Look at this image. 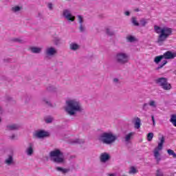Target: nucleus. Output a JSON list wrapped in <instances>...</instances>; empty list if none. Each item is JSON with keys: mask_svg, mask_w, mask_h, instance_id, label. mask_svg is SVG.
<instances>
[{"mask_svg": "<svg viewBox=\"0 0 176 176\" xmlns=\"http://www.w3.org/2000/svg\"><path fill=\"white\" fill-rule=\"evenodd\" d=\"M74 144H85V140H80V139H76V140L74 142Z\"/></svg>", "mask_w": 176, "mask_h": 176, "instance_id": "38", "label": "nucleus"}, {"mask_svg": "<svg viewBox=\"0 0 176 176\" xmlns=\"http://www.w3.org/2000/svg\"><path fill=\"white\" fill-rule=\"evenodd\" d=\"M135 12H140V9L139 8L135 9Z\"/></svg>", "mask_w": 176, "mask_h": 176, "instance_id": "49", "label": "nucleus"}, {"mask_svg": "<svg viewBox=\"0 0 176 176\" xmlns=\"http://www.w3.org/2000/svg\"><path fill=\"white\" fill-rule=\"evenodd\" d=\"M134 134H135V132H131V133H128L125 136V142H129V141H130V140H131L133 138V136L134 135Z\"/></svg>", "mask_w": 176, "mask_h": 176, "instance_id": "19", "label": "nucleus"}, {"mask_svg": "<svg viewBox=\"0 0 176 176\" xmlns=\"http://www.w3.org/2000/svg\"><path fill=\"white\" fill-rule=\"evenodd\" d=\"M116 140H118V136L112 133V132H104L98 137V141L106 145L115 144Z\"/></svg>", "mask_w": 176, "mask_h": 176, "instance_id": "3", "label": "nucleus"}, {"mask_svg": "<svg viewBox=\"0 0 176 176\" xmlns=\"http://www.w3.org/2000/svg\"><path fill=\"white\" fill-rule=\"evenodd\" d=\"M34 136L36 137L37 138H46L47 137H50V133H49L48 131H46L45 130H40V131H37L35 134Z\"/></svg>", "mask_w": 176, "mask_h": 176, "instance_id": "9", "label": "nucleus"}, {"mask_svg": "<svg viewBox=\"0 0 176 176\" xmlns=\"http://www.w3.org/2000/svg\"><path fill=\"white\" fill-rule=\"evenodd\" d=\"M77 17L78 19L80 25H83V16H82V15H77Z\"/></svg>", "mask_w": 176, "mask_h": 176, "instance_id": "36", "label": "nucleus"}, {"mask_svg": "<svg viewBox=\"0 0 176 176\" xmlns=\"http://www.w3.org/2000/svg\"><path fill=\"white\" fill-rule=\"evenodd\" d=\"M140 25L142 27H145V25H146V24H148V22L146 21V19H142L140 21Z\"/></svg>", "mask_w": 176, "mask_h": 176, "instance_id": "33", "label": "nucleus"}, {"mask_svg": "<svg viewBox=\"0 0 176 176\" xmlns=\"http://www.w3.org/2000/svg\"><path fill=\"white\" fill-rule=\"evenodd\" d=\"M65 111L69 116H76L77 112H83L84 109L80 102L76 99H72L66 101Z\"/></svg>", "mask_w": 176, "mask_h": 176, "instance_id": "2", "label": "nucleus"}, {"mask_svg": "<svg viewBox=\"0 0 176 176\" xmlns=\"http://www.w3.org/2000/svg\"><path fill=\"white\" fill-rule=\"evenodd\" d=\"M152 140H153V133L150 132L147 134V141L151 142V141H152Z\"/></svg>", "mask_w": 176, "mask_h": 176, "instance_id": "32", "label": "nucleus"}, {"mask_svg": "<svg viewBox=\"0 0 176 176\" xmlns=\"http://www.w3.org/2000/svg\"><path fill=\"white\" fill-rule=\"evenodd\" d=\"M12 12L15 13V14H19L21 12V7L15 6L11 8Z\"/></svg>", "mask_w": 176, "mask_h": 176, "instance_id": "17", "label": "nucleus"}, {"mask_svg": "<svg viewBox=\"0 0 176 176\" xmlns=\"http://www.w3.org/2000/svg\"><path fill=\"white\" fill-rule=\"evenodd\" d=\"M1 121H2V120L0 118V123H1Z\"/></svg>", "mask_w": 176, "mask_h": 176, "instance_id": "50", "label": "nucleus"}, {"mask_svg": "<svg viewBox=\"0 0 176 176\" xmlns=\"http://www.w3.org/2000/svg\"><path fill=\"white\" fill-rule=\"evenodd\" d=\"M56 171H59L60 173H63V174H67V173H69L70 169L64 168L60 166L56 167Z\"/></svg>", "mask_w": 176, "mask_h": 176, "instance_id": "18", "label": "nucleus"}, {"mask_svg": "<svg viewBox=\"0 0 176 176\" xmlns=\"http://www.w3.org/2000/svg\"><path fill=\"white\" fill-rule=\"evenodd\" d=\"M5 163L7 166H12L14 164V160H13L12 155H8V157L5 160Z\"/></svg>", "mask_w": 176, "mask_h": 176, "instance_id": "12", "label": "nucleus"}, {"mask_svg": "<svg viewBox=\"0 0 176 176\" xmlns=\"http://www.w3.org/2000/svg\"><path fill=\"white\" fill-rule=\"evenodd\" d=\"M155 83L164 90H171V84L168 83V79L164 77L159 78L155 80Z\"/></svg>", "mask_w": 176, "mask_h": 176, "instance_id": "7", "label": "nucleus"}, {"mask_svg": "<svg viewBox=\"0 0 176 176\" xmlns=\"http://www.w3.org/2000/svg\"><path fill=\"white\" fill-rule=\"evenodd\" d=\"M37 17H39V19H42L43 16L42 15V13L38 12Z\"/></svg>", "mask_w": 176, "mask_h": 176, "instance_id": "45", "label": "nucleus"}, {"mask_svg": "<svg viewBox=\"0 0 176 176\" xmlns=\"http://www.w3.org/2000/svg\"><path fill=\"white\" fill-rule=\"evenodd\" d=\"M107 176H115L113 173H107Z\"/></svg>", "mask_w": 176, "mask_h": 176, "instance_id": "48", "label": "nucleus"}, {"mask_svg": "<svg viewBox=\"0 0 176 176\" xmlns=\"http://www.w3.org/2000/svg\"><path fill=\"white\" fill-rule=\"evenodd\" d=\"M113 82H114V83H118V82H119V79L118 78H113Z\"/></svg>", "mask_w": 176, "mask_h": 176, "instance_id": "46", "label": "nucleus"}, {"mask_svg": "<svg viewBox=\"0 0 176 176\" xmlns=\"http://www.w3.org/2000/svg\"><path fill=\"white\" fill-rule=\"evenodd\" d=\"M63 16L69 22L75 21V16L71 13V10L65 9L63 12Z\"/></svg>", "mask_w": 176, "mask_h": 176, "instance_id": "8", "label": "nucleus"}, {"mask_svg": "<svg viewBox=\"0 0 176 176\" xmlns=\"http://www.w3.org/2000/svg\"><path fill=\"white\" fill-rule=\"evenodd\" d=\"M25 153L28 156H32L34 154V148H32V144L30 143L28 148L26 149Z\"/></svg>", "mask_w": 176, "mask_h": 176, "instance_id": "16", "label": "nucleus"}, {"mask_svg": "<svg viewBox=\"0 0 176 176\" xmlns=\"http://www.w3.org/2000/svg\"><path fill=\"white\" fill-rule=\"evenodd\" d=\"M53 42L56 46H58V45L61 44V38H60L58 37H54Z\"/></svg>", "mask_w": 176, "mask_h": 176, "instance_id": "24", "label": "nucleus"}, {"mask_svg": "<svg viewBox=\"0 0 176 176\" xmlns=\"http://www.w3.org/2000/svg\"><path fill=\"white\" fill-rule=\"evenodd\" d=\"M162 56L165 60H174V58L176 57V51L175 52L167 51L166 52L164 53Z\"/></svg>", "mask_w": 176, "mask_h": 176, "instance_id": "10", "label": "nucleus"}, {"mask_svg": "<svg viewBox=\"0 0 176 176\" xmlns=\"http://www.w3.org/2000/svg\"><path fill=\"white\" fill-rule=\"evenodd\" d=\"M31 96L26 95L25 96V104H28L31 101Z\"/></svg>", "mask_w": 176, "mask_h": 176, "instance_id": "37", "label": "nucleus"}, {"mask_svg": "<svg viewBox=\"0 0 176 176\" xmlns=\"http://www.w3.org/2000/svg\"><path fill=\"white\" fill-rule=\"evenodd\" d=\"M167 153L168 155H169V156H173L174 159H176V153L172 149H168Z\"/></svg>", "mask_w": 176, "mask_h": 176, "instance_id": "29", "label": "nucleus"}, {"mask_svg": "<svg viewBox=\"0 0 176 176\" xmlns=\"http://www.w3.org/2000/svg\"><path fill=\"white\" fill-rule=\"evenodd\" d=\"M50 157L54 163H57L58 164L64 163V153L58 149L51 151L50 153Z\"/></svg>", "mask_w": 176, "mask_h": 176, "instance_id": "4", "label": "nucleus"}, {"mask_svg": "<svg viewBox=\"0 0 176 176\" xmlns=\"http://www.w3.org/2000/svg\"><path fill=\"white\" fill-rule=\"evenodd\" d=\"M111 159V155L108 154V153H103L100 156V160L101 163H107L108 160Z\"/></svg>", "mask_w": 176, "mask_h": 176, "instance_id": "11", "label": "nucleus"}, {"mask_svg": "<svg viewBox=\"0 0 176 176\" xmlns=\"http://www.w3.org/2000/svg\"><path fill=\"white\" fill-rule=\"evenodd\" d=\"M15 42H21V38H14Z\"/></svg>", "mask_w": 176, "mask_h": 176, "instance_id": "44", "label": "nucleus"}, {"mask_svg": "<svg viewBox=\"0 0 176 176\" xmlns=\"http://www.w3.org/2000/svg\"><path fill=\"white\" fill-rule=\"evenodd\" d=\"M135 41H137V38L133 36H129L126 37V41L130 43H133V42H135Z\"/></svg>", "mask_w": 176, "mask_h": 176, "instance_id": "27", "label": "nucleus"}, {"mask_svg": "<svg viewBox=\"0 0 176 176\" xmlns=\"http://www.w3.org/2000/svg\"><path fill=\"white\" fill-rule=\"evenodd\" d=\"M163 58H164L163 55L155 56L154 58V63H155V64H159V63H160V61H162Z\"/></svg>", "mask_w": 176, "mask_h": 176, "instance_id": "21", "label": "nucleus"}, {"mask_svg": "<svg viewBox=\"0 0 176 176\" xmlns=\"http://www.w3.org/2000/svg\"><path fill=\"white\" fill-rule=\"evenodd\" d=\"M141 119L138 117L135 118L134 129H136L137 130L141 129Z\"/></svg>", "mask_w": 176, "mask_h": 176, "instance_id": "13", "label": "nucleus"}, {"mask_svg": "<svg viewBox=\"0 0 176 176\" xmlns=\"http://www.w3.org/2000/svg\"><path fill=\"white\" fill-rule=\"evenodd\" d=\"M30 50L32 53H34V54H39V53L42 52V48L38 47H31L30 48Z\"/></svg>", "mask_w": 176, "mask_h": 176, "instance_id": "15", "label": "nucleus"}, {"mask_svg": "<svg viewBox=\"0 0 176 176\" xmlns=\"http://www.w3.org/2000/svg\"><path fill=\"white\" fill-rule=\"evenodd\" d=\"M156 176H163V172L160 171V169H158L156 173Z\"/></svg>", "mask_w": 176, "mask_h": 176, "instance_id": "41", "label": "nucleus"}, {"mask_svg": "<svg viewBox=\"0 0 176 176\" xmlns=\"http://www.w3.org/2000/svg\"><path fill=\"white\" fill-rule=\"evenodd\" d=\"M148 104L150 107H152L153 108H156V101L151 100L149 101Z\"/></svg>", "mask_w": 176, "mask_h": 176, "instance_id": "34", "label": "nucleus"}, {"mask_svg": "<svg viewBox=\"0 0 176 176\" xmlns=\"http://www.w3.org/2000/svg\"><path fill=\"white\" fill-rule=\"evenodd\" d=\"M106 34L109 36H115V32H113V30H111L109 28H107L106 29Z\"/></svg>", "mask_w": 176, "mask_h": 176, "instance_id": "26", "label": "nucleus"}, {"mask_svg": "<svg viewBox=\"0 0 176 176\" xmlns=\"http://www.w3.org/2000/svg\"><path fill=\"white\" fill-rule=\"evenodd\" d=\"M137 173H138V170H137V168H135V167H134V166H131L129 173V174H137Z\"/></svg>", "mask_w": 176, "mask_h": 176, "instance_id": "31", "label": "nucleus"}, {"mask_svg": "<svg viewBox=\"0 0 176 176\" xmlns=\"http://www.w3.org/2000/svg\"><path fill=\"white\" fill-rule=\"evenodd\" d=\"M47 6H48V8L50 9V10H53V3H49Z\"/></svg>", "mask_w": 176, "mask_h": 176, "instance_id": "42", "label": "nucleus"}, {"mask_svg": "<svg viewBox=\"0 0 176 176\" xmlns=\"http://www.w3.org/2000/svg\"><path fill=\"white\" fill-rule=\"evenodd\" d=\"M124 14H125V16H130V12L126 11V12H124Z\"/></svg>", "mask_w": 176, "mask_h": 176, "instance_id": "47", "label": "nucleus"}, {"mask_svg": "<svg viewBox=\"0 0 176 176\" xmlns=\"http://www.w3.org/2000/svg\"><path fill=\"white\" fill-rule=\"evenodd\" d=\"M151 120H153V126H155L156 122L155 121V116H151Z\"/></svg>", "mask_w": 176, "mask_h": 176, "instance_id": "43", "label": "nucleus"}, {"mask_svg": "<svg viewBox=\"0 0 176 176\" xmlns=\"http://www.w3.org/2000/svg\"><path fill=\"white\" fill-rule=\"evenodd\" d=\"M168 61L166 60H164L160 65H158L157 67L155 68L156 71H159V69H162L166 64H167Z\"/></svg>", "mask_w": 176, "mask_h": 176, "instance_id": "25", "label": "nucleus"}, {"mask_svg": "<svg viewBox=\"0 0 176 176\" xmlns=\"http://www.w3.org/2000/svg\"><path fill=\"white\" fill-rule=\"evenodd\" d=\"M114 60L119 65H124L129 63V56L126 52H118L116 54Z\"/></svg>", "mask_w": 176, "mask_h": 176, "instance_id": "5", "label": "nucleus"}, {"mask_svg": "<svg viewBox=\"0 0 176 176\" xmlns=\"http://www.w3.org/2000/svg\"><path fill=\"white\" fill-rule=\"evenodd\" d=\"M131 23L133 25H135V27H140V23L137 21V17L133 16L131 18Z\"/></svg>", "mask_w": 176, "mask_h": 176, "instance_id": "22", "label": "nucleus"}, {"mask_svg": "<svg viewBox=\"0 0 176 176\" xmlns=\"http://www.w3.org/2000/svg\"><path fill=\"white\" fill-rule=\"evenodd\" d=\"M7 127H8V130H16V129H19V125L10 124V125H8Z\"/></svg>", "mask_w": 176, "mask_h": 176, "instance_id": "30", "label": "nucleus"}, {"mask_svg": "<svg viewBox=\"0 0 176 176\" xmlns=\"http://www.w3.org/2000/svg\"><path fill=\"white\" fill-rule=\"evenodd\" d=\"M42 101H43V102H45V104L46 105H47L48 107H53V104H52L50 100H49L46 98H43Z\"/></svg>", "mask_w": 176, "mask_h": 176, "instance_id": "28", "label": "nucleus"}, {"mask_svg": "<svg viewBox=\"0 0 176 176\" xmlns=\"http://www.w3.org/2000/svg\"><path fill=\"white\" fill-rule=\"evenodd\" d=\"M154 31L156 34H160L157 36L156 43L159 45V46H163L164 45V42L173 35V28L164 26L161 28L160 26L154 25Z\"/></svg>", "mask_w": 176, "mask_h": 176, "instance_id": "1", "label": "nucleus"}, {"mask_svg": "<svg viewBox=\"0 0 176 176\" xmlns=\"http://www.w3.org/2000/svg\"><path fill=\"white\" fill-rule=\"evenodd\" d=\"M79 30H80V32H85V31H86V27H85V25H80Z\"/></svg>", "mask_w": 176, "mask_h": 176, "instance_id": "39", "label": "nucleus"}, {"mask_svg": "<svg viewBox=\"0 0 176 176\" xmlns=\"http://www.w3.org/2000/svg\"><path fill=\"white\" fill-rule=\"evenodd\" d=\"M159 141L160 142L158 143V146L154 149V157L157 163L162 160V158L160 157V153H159V151L163 149V145H164L165 141L164 136L159 138Z\"/></svg>", "mask_w": 176, "mask_h": 176, "instance_id": "6", "label": "nucleus"}, {"mask_svg": "<svg viewBox=\"0 0 176 176\" xmlns=\"http://www.w3.org/2000/svg\"><path fill=\"white\" fill-rule=\"evenodd\" d=\"M57 90V88L53 85H48L47 87V91H48L50 93H53Z\"/></svg>", "mask_w": 176, "mask_h": 176, "instance_id": "23", "label": "nucleus"}, {"mask_svg": "<svg viewBox=\"0 0 176 176\" xmlns=\"http://www.w3.org/2000/svg\"><path fill=\"white\" fill-rule=\"evenodd\" d=\"M53 122V118L51 117L47 118V119H45V123H52Z\"/></svg>", "mask_w": 176, "mask_h": 176, "instance_id": "40", "label": "nucleus"}, {"mask_svg": "<svg viewBox=\"0 0 176 176\" xmlns=\"http://www.w3.org/2000/svg\"><path fill=\"white\" fill-rule=\"evenodd\" d=\"M56 53H57V51L53 47H51L47 49V51H46L47 56H54V54H56Z\"/></svg>", "mask_w": 176, "mask_h": 176, "instance_id": "14", "label": "nucleus"}, {"mask_svg": "<svg viewBox=\"0 0 176 176\" xmlns=\"http://www.w3.org/2000/svg\"><path fill=\"white\" fill-rule=\"evenodd\" d=\"M69 48L71 50H74V51L78 50V49H79V45L75 43H72L69 45Z\"/></svg>", "mask_w": 176, "mask_h": 176, "instance_id": "20", "label": "nucleus"}, {"mask_svg": "<svg viewBox=\"0 0 176 176\" xmlns=\"http://www.w3.org/2000/svg\"><path fill=\"white\" fill-rule=\"evenodd\" d=\"M148 105L149 104L148 103L143 104L142 106V111H148V109H149Z\"/></svg>", "mask_w": 176, "mask_h": 176, "instance_id": "35", "label": "nucleus"}]
</instances>
